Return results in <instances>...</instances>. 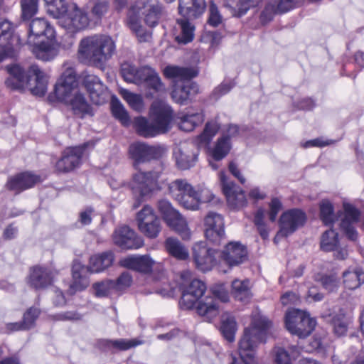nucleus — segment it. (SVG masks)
<instances>
[{"mask_svg":"<svg viewBox=\"0 0 364 364\" xmlns=\"http://www.w3.org/2000/svg\"><path fill=\"white\" fill-rule=\"evenodd\" d=\"M218 130V125L214 122H207L205 124L203 132L198 136L200 142L208 144L213 136L217 134Z\"/></svg>","mask_w":364,"mask_h":364,"instance_id":"bf43d9fd","label":"nucleus"},{"mask_svg":"<svg viewBox=\"0 0 364 364\" xmlns=\"http://www.w3.org/2000/svg\"><path fill=\"white\" fill-rule=\"evenodd\" d=\"M314 279L316 282L319 283L326 291L329 293L338 291L340 287L339 276L334 271L326 273H317L314 275Z\"/></svg>","mask_w":364,"mask_h":364,"instance_id":"c9c22d12","label":"nucleus"},{"mask_svg":"<svg viewBox=\"0 0 364 364\" xmlns=\"http://www.w3.org/2000/svg\"><path fill=\"white\" fill-rule=\"evenodd\" d=\"M205 0H179L178 13L188 19L200 17L206 9Z\"/></svg>","mask_w":364,"mask_h":364,"instance_id":"7c9ffc66","label":"nucleus"},{"mask_svg":"<svg viewBox=\"0 0 364 364\" xmlns=\"http://www.w3.org/2000/svg\"><path fill=\"white\" fill-rule=\"evenodd\" d=\"M41 36H45L47 40H53L55 38V30L46 19L36 18L29 25L28 42L32 43L36 38Z\"/></svg>","mask_w":364,"mask_h":364,"instance_id":"c85d7f7f","label":"nucleus"},{"mask_svg":"<svg viewBox=\"0 0 364 364\" xmlns=\"http://www.w3.org/2000/svg\"><path fill=\"white\" fill-rule=\"evenodd\" d=\"M29 73L36 77V84L31 91L33 95L43 97L46 95L48 88L46 75L37 65H31L29 67Z\"/></svg>","mask_w":364,"mask_h":364,"instance_id":"e433bc0d","label":"nucleus"},{"mask_svg":"<svg viewBox=\"0 0 364 364\" xmlns=\"http://www.w3.org/2000/svg\"><path fill=\"white\" fill-rule=\"evenodd\" d=\"M234 87L232 82H223L216 87L211 93V98L218 100L222 96L228 94Z\"/></svg>","mask_w":364,"mask_h":364,"instance_id":"69168bd1","label":"nucleus"},{"mask_svg":"<svg viewBox=\"0 0 364 364\" xmlns=\"http://www.w3.org/2000/svg\"><path fill=\"white\" fill-rule=\"evenodd\" d=\"M237 323L232 316H228L221 321L220 331L225 340L232 343L235 340Z\"/></svg>","mask_w":364,"mask_h":364,"instance_id":"a18cd8bd","label":"nucleus"},{"mask_svg":"<svg viewBox=\"0 0 364 364\" xmlns=\"http://www.w3.org/2000/svg\"><path fill=\"white\" fill-rule=\"evenodd\" d=\"M60 18H64L67 26L76 31L84 29L89 25L87 14L80 9L75 3L68 6V12Z\"/></svg>","mask_w":364,"mask_h":364,"instance_id":"bb28decb","label":"nucleus"},{"mask_svg":"<svg viewBox=\"0 0 364 364\" xmlns=\"http://www.w3.org/2000/svg\"><path fill=\"white\" fill-rule=\"evenodd\" d=\"M247 257L246 246L240 242H230L224 247L220 255V261L227 265L228 269H223L221 264L218 265V269L220 272L227 273L232 267L245 262Z\"/></svg>","mask_w":364,"mask_h":364,"instance_id":"ddd939ff","label":"nucleus"},{"mask_svg":"<svg viewBox=\"0 0 364 364\" xmlns=\"http://www.w3.org/2000/svg\"><path fill=\"white\" fill-rule=\"evenodd\" d=\"M113 282L115 291H122L132 285V277L129 272H124Z\"/></svg>","mask_w":364,"mask_h":364,"instance_id":"13d9d810","label":"nucleus"},{"mask_svg":"<svg viewBox=\"0 0 364 364\" xmlns=\"http://www.w3.org/2000/svg\"><path fill=\"white\" fill-rule=\"evenodd\" d=\"M58 100L69 107L73 114L80 119L85 118L87 115H94L92 105L88 102L85 94L80 92L68 95L65 100Z\"/></svg>","mask_w":364,"mask_h":364,"instance_id":"5701e85b","label":"nucleus"},{"mask_svg":"<svg viewBox=\"0 0 364 364\" xmlns=\"http://www.w3.org/2000/svg\"><path fill=\"white\" fill-rule=\"evenodd\" d=\"M165 245L168 253L181 260H186L188 258V252L181 242L173 237H168L166 240Z\"/></svg>","mask_w":364,"mask_h":364,"instance_id":"a19ab883","label":"nucleus"},{"mask_svg":"<svg viewBox=\"0 0 364 364\" xmlns=\"http://www.w3.org/2000/svg\"><path fill=\"white\" fill-rule=\"evenodd\" d=\"M344 218L341 221H347L348 223H355L359 221L361 213L350 203H343Z\"/></svg>","mask_w":364,"mask_h":364,"instance_id":"4d7b16f0","label":"nucleus"},{"mask_svg":"<svg viewBox=\"0 0 364 364\" xmlns=\"http://www.w3.org/2000/svg\"><path fill=\"white\" fill-rule=\"evenodd\" d=\"M342 276L345 287L350 290L356 289L364 284V271L361 267L349 268Z\"/></svg>","mask_w":364,"mask_h":364,"instance_id":"f704fd0d","label":"nucleus"},{"mask_svg":"<svg viewBox=\"0 0 364 364\" xmlns=\"http://www.w3.org/2000/svg\"><path fill=\"white\" fill-rule=\"evenodd\" d=\"M77 87V74L74 68H68L63 73L54 88V94L58 100H65Z\"/></svg>","mask_w":364,"mask_h":364,"instance_id":"393cba45","label":"nucleus"},{"mask_svg":"<svg viewBox=\"0 0 364 364\" xmlns=\"http://www.w3.org/2000/svg\"><path fill=\"white\" fill-rule=\"evenodd\" d=\"M166 152V149L163 145H150L141 141L131 144L128 149L129 156L135 169H139L141 164L160 160Z\"/></svg>","mask_w":364,"mask_h":364,"instance_id":"0eeeda50","label":"nucleus"},{"mask_svg":"<svg viewBox=\"0 0 364 364\" xmlns=\"http://www.w3.org/2000/svg\"><path fill=\"white\" fill-rule=\"evenodd\" d=\"M221 22L222 16L220 14L218 6L213 1H211L209 6V17L208 23L210 26L216 27L220 24Z\"/></svg>","mask_w":364,"mask_h":364,"instance_id":"338daca9","label":"nucleus"},{"mask_svg":"<svg viewBox=\"0 0 364 364\" xmlns=\"http://www.w3.org/2000/svg\"><path fill=\"white\" fill-rule=\"evenodd\" d=\"M122 96L124 100H126L130 107L134 110L141 112L144 109V104L141 95L134 94L128 90H124Z\"/></svg>","mask_w":364,"mask_h":364,"instance_id":"864d4df0","label":"nucleus"},{"mask_svg":"<svg viewBox=\"0 0 364 364\" xmlns=\"http://www.w3.org/2000/svg\"><path fill=\"white\" fill-rule=\"evenodd\" d=\"M149 118L156 124L162 134H166L171 129L173 110L165 102L156 100L151 105Z\"/></svg>","mask_w":364,"mask_h":364,"instance_id":"dca6fc26","label":"nucleus"},{"mask_svg":"<svg viewBox=\"0 0 364 364\" xmlns=\"http://www.w3.org/2000/svg\"><path fill=\"white\" fill-rule=\"evenodd\" d=\"M160 176L161 173L156 171H139L133 174L128 186L136 198L133 205L134 208H137L145 197L150 196L153 193L161 189L159 182Z\"/></svg>","mask_w":364,"mask_h":364,"instance_id":"423d86ee","label":"nucleus"},{"mask_svg":"<svg viewBox=\"0 0 364 364\" xmlns=\"http://www.w3.org/2000/svg\"><path fill=\"white\" fill-rule=\"evenodd\" d=\"M339 244L338 233L329 229L325 231L321 236L320 248L324 252H333Z\"/></svg>","mask_w":364,"mask_h":364,"instance_id":"79ce46f5","label":"nucleus"},{"mask_svg":"<svg viewBox=\"0 0 364 364\" xmlns=\"http://www.w3.org/2000/svg\"><path fill=\"white\" fill-rule=\"evenodd\" d=\"M157 208L167 225L176 232L183 240H189L191 231L188 223L182 215L175 208L171 203L166 199L158 201Z\"/></svg>","mask_w":364,"mask_h":364,"instance_id":"9d476101","label":"nucleus"},{"mask_svg":"<svg viewBox=\"0 0 364 364\" xmlns=\"http://www.w3.org/2000/svg\"><path fill=\"white\" fill-rule=\"evenodd\" d=\"M216 253V250L208 247L206 242L195 243L192 255L196 267L203 272L210 271L217 264Z\"/></svg>","mask_w":364,"mask_h":364,"instance_id":"2eb2a0df","label":"nucleus"},{"mask_svg":"<svg viewBox=\"0 0 364 364\" xmlns=\"http://www.w3.org/2000/svg\"><path fill=\"white\" fill-rule=\"evenodd\" d=\"M249 280L235 279L232 282V294L235 299L243 303L248 302L252 296Z\"/></svg>","mask_w":364,"mask_h":364,"instance_id":"ea45409f","label":"nucleus"},{"mask_svg":"<svg viewBox=\"0 0 364 364\" xmlns=\"http://www.w3.org/2000/svg\"><path fill=\"white\" fill-rule=\"evenodd\" d=\"M15 26L6 18H0V63L15 55L14 46L20 39L14 34Z\"/></svg>","mask_w":364,"mask_h":364,"instance_id":"4468645a","label":"nucleus"},{"mask_svg":"<svg viewBox=\"0 0 364 364\" xmlns=\"http://www.w3.org/2000/svg\"><path fill=\"white\" fill-rule=\"evenodd\" d=\"M82 85L89 94L92 103L102 105L106 101L107 87L95 75L87 74L83 76Z\"/></svg>","mask_w":364,"mask_h":364,"instance_id":"b1692460","label":"nucleus"},{"mask_svg":"<svg viewBox=\"0 0 364 364\" xmlns=\"http://www.w3.org/2000/svg\"><path fill=\"white\" fill-rule=\"evenodd\" d=\"M190 277L189 271H184L181 274V279L183 280L179 287L182 294L180 300L181 306L186 309L196 308L199 315L208 318L215 317L218 315L215 300L208 296L203 298L207 290L206 284L198 279L186 283V279Z\"/></svg>","mask_w":364,"mask_h":364,"instance_id":"f257e3e1","label":"nucleus"},{"mask_svg":"<svg viewBox=\"0 0 364 364\" xmlns=\"http://www.w3.org/2000/svg\"><path fill=\"white\" fill-rule=\"evenodd\" d=\"M328 321L334 334L340 337L347 333L349 326L352 323V318L341 309L338 313L331 314Z\"/></svg>","mask_w":364,"mask_h":364,"instance_id":"473e14b6","label":"nucleus"},{"mask_svg":"<svg viewBox=\"0 0 364 364\" xmlns=\"http://www.w3.org/2000/svg\"><path fill=\"white\" fill-rule=\"evenodd\" d=\"M211 292L213 295V299L215 300L218 308V304L217 299H219L223 302H227L229 300V294L223 284H217L213 285L211 288ZM211 297L213 298V296Z\"/></svg>","mask_w":364,"mask_h":364,"instance_id":"052dcab7","label":"nucleus"},{"mask_svg":"<svg viewBox=\"0 0 364 364\" xmlns=\"http://www.w3.org/2000/svg\"><path fill=\"white\" fill-rule=\"evenodd\" d=\"M177 166L183 170L188 169L193 166L198 157V154L193 152L186 154L181 149L175 154Z\"/></svg>","mask_w":364,"mask_h":364,"instance_id":"09e8293b","label":"nucleus"},{"mask_svg":"<svg viewBox=\"0 0 364 364\" xmlns=\"http://www.w3.org/2000/svg\"><path fill=\"white\" fill-rule=\"evenodd\" d=\"M272 322L265 316H255L251 326L246 328L239 342V358H234L232 364H253L259 344L266 343Z\"/></svg>","mask_w":364,"mask_h":364,"instance_id":"f03ea898","label":"nucleus"},{"mask_svg":"<svg viewBox=\"0 0 364 364\" xmlns=\"http://www.w3.org/2000/svg\"><path fill=\"white\" fill-rule=\"evenodd\" d=\"M41 176L31 171H23L9 177L5 187L7 190L19 194L41 182Z\"/></svg>","mask_w":364,"mask_h":364,"instance_id":"412c9836","label":"nucleus"},{"mask_svg":"<svg viewBox=\"0 0 364 364\" xmlns=\"http://www.w3.org/2000/svg\"><path fill=\"white\" fill-rule=\"evenodd\" d=\"M144 343V341L139 338H135L132 339H112L113 354L119 351L128 350Z\"/></svg>","mask_w":364,"mask_h":364,"instance_id":"c03bdc74","label":"nucleus"},{"mask_svg":"<svg viewBox=\"0 0 364 364\" xmlns=\"http://www.w3.org/2000/svg\"><path fill=\"white\" fill-rule=\"evenodd\" d=\"M111 111L113 117L123 126L130 125L131 120L127 111L117 98L112 99L111 102Z\"/></svg>","mask_w":364,"mask_h":364,"instance_id":"37998d69","label":"nucleus"},{"mask_svg":"<svg viewBox=\"0 0 364 364\" xmlns=\"http://www.w3.org/2000/svg\"><path fill=\"white\" fill-rule=\"evenodd\" d=\"M56 274L50 267L36 265L30 269L28 284L36 290L44 289L53 284Z\"/></svg>","mask_w":364,"mask_h":364,"instance_id":"aec40b11","label":"nucleus"},{"mask_svg":"<svg viewBox=\"0 0 364 364\" xmlns=\"http://www.w3.org/2000/svg\"><path fill=\"white\" fill-rule=\"evenodd\" d=\"M306 219V213L301 209L292 208L284 211L279 218V230L277 235L288 237L304 226Z\"/></svg>","mask_w":364,"mask_h":364,"instance_id":"f3484780","label":"nucleus"},{"mask_svg":"<svg viewBox=\"0 0 364 364\" xmlns=\"http://www.w3.org/2000/svg\"><path fill=\"white\" fill-rule=\"evenodd\" d=\"M6 70L9 75L5 81L6 87L11 90L23 91L28 81L26 71L18 65H9Z\"/></svg>","mask_w":364,"mask_h":364,"instance_id":"c756f323","label":"nucleus"},{"mask_svg":"<svg viewBox=\"0 0 364 364\" xmlns=\"http://www.w3.org/2000/svg\"><path fill=\"white\" fill-rule=\"evenodd\" d=\"M320 218L325 225H331L335 221L334 208L332 203L323 199L319 205Z\"/></svg>","mask_w":364,"mask_h":364,"instance_id":"de8ad7c7","label":"nucleus"},{"mask_svg":"<svg viewBox=\"0 0 364 364\" xmlns=\"http://www.w3.org/2000/svg\"><path fill=\"white\" fill-rule=\"evenodd\" d=\"M161 7L159 4L150 5L144 12V21L150 27H155L159 21Z\"/></svg>","mask_w":364,"mask_h":364,"instance_id":"603ef678","label":"nucleus"},{"mask_svg":"<svg viewBox=\"0 0 364 364\" xmlns=\"http://www.w3.org/2000/svg\"><path fill=\"white\" fill-rule=\"evenodd\" d=\"M114 244L122 250H136L144 245V240L127 225L116 229L113 234Z\"/></svg>","mask_w":364,"mask_h":364,"instance_id":"4be33fe9","label":"nucleus"},{"mask_svg":"<svg viewBox=\"0 0 364 364\" xmlns=\"http://www.w3.org/2000/svg\"><path fill=\"white\" fill-rule=\"evenodd\" d=\"M114 261V255L112 251H105L90 257L89 265H83L77 260L72 266L73 282L70 288L75 291H82L90 284L89 274L99 273L111 267Z\"/></svg>","mask_w":364,"mask_h":364,"instance_id":"20e7f679","label":"nucleus"},{"mask_svg":"<svg viewBox=\"0 0 364 364\" xmlns=\"http://www.w3.org/2000/svg\"><path fill=\"white\" fill-rule=\"evenodd\" d=\"M220 179L223 194L228 205L234 209H239L247 205L245 192L234 182L230 181L225 173L220 172Z\"/></svg>","mask_w":364,"mask_h":364,"instance_id":"6ab92c4d","label":"nucleus"},{"mask_svg":"<svg viewBox=\"0 0 364 364\" xmlns=\"http://www.w3.org/2000/svg\"><path fill=\"white\" fill-rule=\"evenodd\" d=\"M231 146L228 139L220 138L218 139L215 147L211 150V156L215 161L224 159L229 153Z\"/></svg>","mask_w":364,"mask_h":364,"instance_id":"8fccbe9b","label":"nucleus"},{"mask_svg":"<svg viewBox=\"0 0 364 364\" xmlns=\"http://www.w3.org/2000/svg\"><path fill=\"white\" fill-rule=\"evenodd\" d=\"M38 0H21V11L23 20L31 18L38 11Z\"/></svg>","mask_w":364,"mask_h":364,"instance_id":"5fc2aeb1","label":"nucleus"},{"mask_svg":"<svg viewBox=\"0 0 364 364\" xmlns=\"http://www.w3.org/2000/svg\"><path fill=\"white\" fill-rule=\"evenodd\" d=\"M277 13L278 11L273 4H267L259 16L260 23L262 25L267 24L273 20L274 15Z\"/></svg>","mask_w":364,"mask_h":364,"instance_id":"680f3d73","label":"nucleus"},{"mask_svg":"<svg viewBox=\"0 0 364 364\" xmlns=\"http://www.w3.org/2000/svg\"><path fill=\"white\" fill-rule=\"evenodd\" d=\"M119 265L143 274H149L152 271L154 261L148 255H132L122 259Z\"/></svg>","mask_w":364,"mask_h":364,"instance_id":"cd10ccee","label":"nucleus"},{"mask_svg":"<svg viewBox=\"0 0 364 364\" xmlns=\"http://www.w3.org/2000/svg\"><path fill=\"white\" fill-rule=\"evenodd\" d=\"M92 289L97 297H107L113 292H116L114 287L113 279H105L92 284Z\"/></svg>","mask_w":364,"mask_h":364,"instance_id":"3c124183","label":"nucleus"},{"mask_svg":"<svg viewBox=\"0 0 364 364\" xmlns=\"http://www.w3.org/2000/svg\"><path fill=\"white\" fill-rule=\"evenodd\" d=\"M316 325L314 318L310 315L299 309H294L288 311L285 314V326L292 334L299 338H304L310 336Z\"/></svg>","mask_w":364,"mask_h":364,"instance_id":"1a4fd4ad","label":"nucleus"},{"mask_svg":"<svg viewBox=\"0 0 364 364\" xmlns=\"http://www.w3.org/2000/svg\"><path fill=\"white\" fill-rule=\"evenodd\" d=\"M169 193L184 208L196 210L201 203L200 193L184 179H176L168 186Z\"/></svg>","mask_w":364,"mask_h":364,"instance_id":"6e6552de","label":"nucleus"},{"mask_svg":"<svg viewBox=\"0 0 364 364\" xmlns=\"http://www.w3.org/2000/svg\"><path fill=\"white\" fill-rule=\"evenodd\" d=\"M133 127L136 133L144 138H153L162 134L159 127L151 120L143 116L136 117L134 119Z\"/></svg>","mask_w":364,"mask_h":364,"instance_id":"2f4dec72","label":"nucleus"},{"mask_svg":"<svg viewBox=\"0 0 364 364\" xmlns=\"http://www.w3.org/2000/svg\"><path fill=\"white\" fill-rule=\"evenodd\" d=\"M186 18H180L176 20L181 32L176 36L175 41L179 44H187L193 41L194 38L195 26L192 24L190 21Z\"/></svg>","mask_w":364,"mask_h":364,"instance_id":"4c0bfd02","label":"nucleus"},{"mask_svg":"<svg viewBox=\"0 0 364 364\" xmlns=\"http://www.w3.org/2000/svg\"><path fill=\"white\" fill-rule=\"evenodd\" d=\"M164 74L167 78H178L188 80L181 86L176 87L171 92L173 101L180 105H186L199 92L198 85L191 81L198 75V71L192 68L176 65H168L164 68Z\"/></svg>","mask_w":364,"mask_h":364,"instance_id":"39448f33","label":"nucleus"},{"mask_svg":"<svg viewBox=\"0 0 364 364\" xmlns=\"http://www.w3.org/2000/svg\"><path fill=\"white\" fill-rule=\"evenodd\" d=\"M52 317L55 321H75L81 320L82 318V315L76 311H68L55 314L53 315Z\"/></svg>","mask_w":364,"mask_h":364,"instance_id":"e2e57ef3","label":"nucleus"},{"mask_svg":"<svg viewBox=\"0 0 364 364\" xmlns=\"http://www.w3.org/2000/svg\"><path fill=\"white\" fill-rule=\"evenodd\" d=\"M108 3L105 1H97L91 10L92 17L97 20H100L108 11Z\"/></svg>","mask_w":364,"mask_h":364,"instance_id":"774afa93","label":"nucleus"},{"mask_svg":"<svg viewBox=\"0 0 364 364\" xmlns=\"http://www.w3.org/2000/svg\"><path fill=\"white\" fill-rule=\"evenodd\" d=\"M90 145L94 146L92 142L88 141L80 146L66 148L55 163V171L58 173H67L78 168L82 164L85 151Z\"/></svg>","mask_w":364,"mask_h":364,"instance_id":"9b49d317","label":"nucleus"},{"mask_svg":"<svg viewBox=\"0 0 364 364\" xmlns=\"http://www.w3.org/2000/svg\"><path fill=\"white\" fill-rule=\"evenodd\" d=\"M138 72V68L129 63H124L121 67V74L124 80L128 82L134 83Z\"/></svg>","mask_w":364,"mask_h":364,"instance_id":"0e129e2a","label":"nucleus"},{"mask_svg":"<svg viewBox=\"0 0 364 364\" xmlns=\"http://www.w3.org/2000/svg\"><path fill=\"white\" fill-rule=\"evenodd\" d=\"M116 46L112 38L105 35H94L83 38L79 45V58L86 63L102 68L112 57Z\"/></svg>","mask_w":364,"mask_h":364,"instance_id":"7ed1b4c3","label":"nucleus"},{"mask_svg":"<svg viewBox=\"0 0 364 364\" xmlns=\"http://www.w3.org/2000/svg\"><path fill=\"white\" fill-rule=\"evenodd\" d=\"M51 41L52 40L42 41L40 43H36L35 41L32 42L33 44L32 50L38 59L49 61L54 58L56 55V50Z\"/></svg>","mask_w":364,"mask_h":364,"instance_id":"58836bf2","label":"nucleus"},{"mask_svg":"<svg viewBox=\"0 0 364 364\" xmlns=\"http://www.w3.org/2000/svg\"><path fill=\"white\" fill-rule=\"evenodd\" d=\"M178 127L184 132H191L196 127L201 124L204 121V114L202 112L188 111L185 113H181L178 116Z\"/></svg>","mask_w":364,"mask_h":364,"instance_id":"72a5a7b5","label":"nucleus"},{"mask_svg":"<svg viewBox=\"0 0 364 364\" xmlns=\"http://www.w3.org/2000/svg\"><path fill=\"white\" fill-rule=\"evenodd\" d=\"M136 221L139 231L149 238L157 237L161 232V219L149 205H144L136 213Z\"/></svg>","mask_w":364,"mask_h":364,"instance_id":"f8f14e48","label":"nucleus"},{"mask_svg":"<svg viewBox=\"0 0 364 364\" xmlns=\"http://www.w3.org/2000/svg\"><path fill=\"white\" fill-rule=\"evenodd\" d=\"M41 314V310L36 307H31L23 314L22 322L26 328L30 330L35 326L36 321Z\"/></svg>","mask_w":364,"mask_h":364,"instance_id":"6e6d98bb","label":"nucleus"},{"mask_svg":"<svg viewBox=\"0 0 364 364\" xmlns=\"http://www.w3.org/2000/svg\"><path fill=\"white\" fill-rule=\"evenodd\" d=\"M134 84L144 85L147 89L154 92H159L162 90L163 83L158 75V73L151 68L148 66L141 67L138 68V72L134 79Z\"/></svg>","mask_w":364,"mask_h":364,"instance_id":"a878e982","label":"nucleus"},{"mask_svg":"<svg viewBox=\"0 0 364 364\" xmlns=\"http://www.w3.org/2000/svg\"><path fill=\"white\" fill-rule=\"evenodd\" d=\"M205 238L215 245H220L225 239V225L223 217L210 211L204 218Z\"/></svg>","mask_w":364,"mask_h":364,"instance_id":"a211bd4d","label":"nucleus"},{"mask_svg":"<svg viewBox=\"0 0 364 364\" xmlns=\"http://www.w3.org/2000/svg\"><path fill=\"white\" fill-rule=\"evenodd\" d=\"M48 7V13L54 18H60L68 12L65 0H43Z\"/></svg>","mask_w":364,"mask_h":364,"instance_id":"49530a36","label":"nucleus"}]
</instances>
